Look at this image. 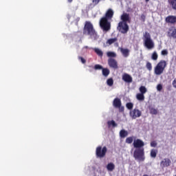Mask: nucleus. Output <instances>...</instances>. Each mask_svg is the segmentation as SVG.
Wrapping results in <instances>:
<instances>
[{
  "mask_svg": "<svg viewBox=\"0 0 176 176\" xmlns=\"http://www.w3.org/2000/svg\"><path fill=\"white\" fill-rule=\"evenodd\" d=\"M102 69L103 76H105V78H107V76L109 75V69H108L107 68H102Z\"/></svg>",
  "mask_w": 176,
  "mask_h": 176,
  "instance_id": "nucleus-24",
  "label": "nucleus"
},
{
  "mask_svg": "<svg viewBox=\"0 0 176 176\" xmlns=\"http://www.w3.org/2000/svg\"><path fill=\"white\" fill-rule=\"evenodd\" d=\"M100 2H101V0H92V3L94 6H97V5L100 3Z\"/></svg>",
  "mask_w": 176,
  "mask_h": 176,
  "instance_id": "nucleus-36",
  "label": "nucleus"
},
{
  "mask_svg": "<svg viewBox=\"0 0 176 176\" xmlns=\"http://www.w3.org/2000/svg\"><path fill=\"white\" fill-rule=\"evenodd\" d=\"M146 1V2H149V0H145Z\"/></svg>",
  "mask_w": 176,
  "mask_h": 176,
  "instance_id": "nucleus-44",
  "label": "nucleus"
},
{
  "mask_svg": "<svg viewBox=\"0 0 176 176\" xmlns=\"http://www.w3.org/2000/svg\"><path fill=\"white\" fill-rule=\"evenodd\" d=\"M149 111H150V113L151 115H157V109H156L153 107H150Z\"/></svg>",
  "mask_w": 176,
  "mask_h": 176,
  "instance_id": "nucleus-28",
  "label": "nucleus"
},
{
  "mask_svg": "<svg viewBox=\"0 0 176 176\" xmlns=\"http://www.w3.org/2000/svg\"><path fill=\"white\" fill-rule=\"evenodd\" d=\"M89 68H93V66H89Z\"/></svg>",
  "mask_w": 176,
  "mask_h": 176,
  "instance_id": "nucleus-43",
  "label": "nucleus"
},
{
  "mask_svg": "<svg viewBox=\"0 0 176 176\" xmlns=\"http://www.w3.org/2000/svg\"><path fill=\"white\" fill-rule=\"evenodd\" d=\"M107 169L108 171H113V170H115V164L112 162L109 163L107 165Z\"/></svg>",
  "mask_w": 176,
  "mask_h": 176,
  "instance_id": "nucleus-20",
  "label": "nucleus"
},
{
  "mask_svg": "<svg viewBox=\"0 0 176 176\" xmlns=\"http://www.w3.org/2000/svg\"><path fill=\"white\" fill-rule=\"evenodd\" d=\"M117 30L121 34H127L129 30V25L124 22H119L117 27Z\"/></svg>",
  "mask_w": 176,
  "mask_h": 176,
  "instance_id": "nucleus-7",
  "label": "nucleus"
},
{
  "mask_svg": "<svg viewBox=\"0 0 176 176\" xmlns=\"http://www.w3.org/2000/svg\"><path fill=\"white\" fill-rule=\"evenodd\" d=\"M171 164V160L168 158H164L160 163V166L162 168H164V167H168Z\"/></svg>",
  "mask_w": 176,
  "mask_h": 176,
  "instance_id": "nucleus-15",
  "label": "nucleus"
},
{
  "mask_svg": "<svg viewBox=\"0 0 176 176\" xmlns=\"http://www.w3.org/2000/svg\"><path fill=\"white\" fill-rule=\"evenodd\" d=\"M140 94H145V93H146V91H148V90L146 89V87H144V86H141L139 89Z\"/></svg>",
  "mask_w": 176,
  "mask_h": 176,
  "instance_id": "nucleus-29",
  "label": "nucleus"
},
{
  "mask_svg": "<svg viewBox=\"0 0 176 176\" xmlns=\"http://www.w3.org/2000/svg\"><path fill=\"white\" fill-rule=\"evenodd\" d=\"M162 89H163V85H162V84H159L157 85V90L158 91H162Z\"/></svg>",
  "mask_w": 176,
  "mask_h": 176,
  "instance_id": "nucleus-37",
  "label": "nucleus"
},
{
  "mask_svg": "<svg viewBox=\"0 0 176 176\" xmlns=\"http://www.w3.org/2000/svg\"><path fill=\"white\" fill-rule=\"evenodd\" d=\"M127 135H129V132H127V131L122 129L120 131V137L121 138H126Z\"/></svg>",
  "mask_w": 176,
  "mask_h": 176,
  "instance_id": "nucleus-17",
  "label": "nucleus"
},
{
  "mask_svg": "<svg viewBox=\"0 0 176 176\" xmlns=\"http://www.w3.org/2000/svg\"><path fill=\"white\" fill-rule=\"evenodd\" d=\"M113 106L117 108L119 112H124V107L122 106V100L119 98H116L113 101Z\"/></svg>",
  "mask_w": 176,
  "mask_h": 176,
  "instance_id": "nucleus-8",
  "label": "nucleus"
},
{
  "mask_svg": "<svg viewBox=\"0 0 176 176\" xmlns=\"http://www.w3.org/2000/svg\"><path fill=\"white\" fill-rule=\"evenodd\" d=\"M170 36L174 39H176V28H174L172 33L170 34Z\"/></svg>",
  "mask_w": 176,
  "mask_h": 176,
  "instance_id": "nucleus-35",
  "label": "nucleus"
},
{
  "mask_svg": "<svg viewBox=\"0 0 176 176\" xmlns=\"http://www.w3.org/2000/svg\"><path fill=\"white\" fill-rule=\"evenodd\" d=\"M108 125L109 126H113V127H117L118 126V124H116V122H115L114 120L109 121L108 122Z\"/></svg>",
  "mask_w": 176,
  "mask_h": 176,
  "instance_id": "nucleus-31",
  "label": "nucleus"
},
{
  "mask_svg": "<svg viewBox=\"0 0 176 176\" xmlns=\"http://www.w3.org/2000/svg\"><path fill=\"white\" fill-rule=\"evenodd\" d=\"M126 107L127 109H133V107H134V104L131 102H128L126 104Z\"/></svg>",
  "mask_w": 176,
  "mask_h": 176,
  "instance_id": "nucleus-33",
  "label": "nucleus"
},
{
  "mask_svg": "<svg viewBox=\"0 0 176 176\" xmlns=\"http://www.w3.org/2000/svg\"><path fill=\"white\" fill-rule=\"evenodd\" d=\"M72 1H74V0H67V2H69V3H71L72 2Z\"/></svg>",
  "mask_w": 176,
  "mask_h": 176,
  "instance_id": "nucleus-42",
  "label": "nucleus"
},
{
  "mask_svg": "<svg viewBox=\"0 0 176 176\" xmlns=\"http://www.w3.org/2000/svg\"><path fill=\"white\" fill-rule=\"evenodd\" d=\"M165 21L167 24H176V16L168 15L166 17Z\"/></svg>",
  "mask_w": 176,
  "mask_h": 176,
  "instance_id": "nucleus-11",
  "label": "nucleus"
},
{
  "mask_svg": "<svg viewBox=\"0 0 176 176\" xmlns=\"http://www.w3.org/2000/svg\"><path fill=\"white\" fill-rule=\"evenodd\" d=\"M122 79L125 83H132L133 82V77L130 76V74L127 73H124L122 74Z\"/></svg>",
  "mask_w": 176,
  "mask_h": 176,
  "instance_id": "nucleus-12",
  "label": "nucleus"
},
{
  "mask_svg": "<svg viewBox=\"0 0 176 176\" xmlns=\"http://www.w3.org/2000/svg\"><path fill=\"white\" fill-rule=\"evenodd\" d=\"M107 85L110 87L113 86V78H108L107 80Z\"/></svg>",
  "mask_w": 176,
  "mask_h": 176,
  "instance_id": "nucleus-25",
  "label": "nucleus"
},
{
  "mask_svg": "<svg viewBox=\"0 0 176 176\" xmlns=\"http://www.w3.org/2000/svg\"><path fill=\"white\" fill-rule=\"evenodd\" d=\"M150 156L151 157H153V159H155L156 156H157V149H155V148L151 149L150 153Z\"/></svg>",
  "mask_w": 176,
  "mask_h": 176,
  "instance_id": "nucleus-21",
  "label": "nucleus"
},
{
  "mask_svg": "<svg viewBox=\"0 0 176 176\" xmlns=\"http://www.w3.org/2000/svg\"><path fill=\"white\" fill-rule=\"evenodd\" d=\"M145 19H146V16H145V14H142L140 16V19L142 20V21H145Z\"/></svg>",
  "mask_w": 176,
  "mask_h": 176,
  "instance_id": "nucleus-41",
  "label": "nucleus"
},
{
  "mask_svg": "<svg viewBox=\"0 0 176 176\" xmlns=\"http://www.w3.org/2000/svg\"><path fill=\"white\" fill-rule=\"evenodd\" d=\"M159 56L157 55V52L156 51H154L151 55V58L154 60L156 61L158 58Z\"/></svg>",
  "mask_w": 176,
  "mask_h": 176,
  "instance_id": "nucleus-26",
  "label": "nucleus"
},
{
  "mask_svg": "<svg viewBox=\"0 0 176 176\" xmlns=\"http://www.w3.org/2000/svg\"><path fill=\"white\" fill-rule=\"evenodd\" d=\"M129 115L132 119H137V118H140L142 113L138 109H134L133 110L131 111Z\"/></svg>",
  "mask_w": 176,
  "mask_h": 176,
  "instance_id": "nucleus-9",
  "label": "nucleus"
},
{
  "mask_svg": "<svg viewBox=\"0 0 176 176\" xmlns=\"http://www.w3.org/2000/svg\"><path fill=\"white\" fill-rule=\"evenodd\" d=\"M146 68L148 71H152V63H151V62H147L146 64Z\"/></svg>",
  "mask_w": 176,
  "mask_h": 176,
  "instance_id": "nucleus-32",
  "label": "nucleus"
},
{
  "mask_svg": "<svg viewBox=\"0 0 176 176\" xmlns=\"http://www.w3.org/2000/svg\"><path fill=\"white\" fill-rule=\"evenodd\" d=\"M167 67V62L164 60H161L154 67V74L159 76L162 75Z\"/></svg>",
  "mask_w": 176,
  "mask_h": 176,
  "instance_id": "nucleus-4",
  "label": "nucleus"
},
{
  "mask_svg": "<svg viewBox=\"0 0 176 176\" xmlns=\"http://www.w3.org/2000/svg\"><path fill=\"white\" fill-rule=\"evenodd\" d=\"M150 145L151 146V148H156V146H157V142L156 141H152L151 143H150Z\"/></svg>",
  "mask_w": 176,
  "mask_h": 176,
  "instance_id": "nucleus-34",
  "label": "nucleus"
},
{
  "mask_svg": "<svg viewBox=\"0 0 176 176\" xmlns=\"http://www.w3.org/2000/svg\"><path fill=\"white\" fill-rule=\"evenodd\" d=\"M102 66L100 65H95L94 66V69L97 70V69H102Z\"/></svg>",
  "mask_w": 176,
  "mask_h": 176,
  "instance_id": "nucleus-39",
  "label": "nucleus"
},
{
  "mask_svg": "<svg viewBox=\"0 0 176 176\" xmlns=\"http://www.w3.org/2000/svg\"><path fill=\"white\" fill-rule=\"evenodd\" d=\"M83 34L88 35L90 38H97V32L94 29V26L90 21H86L84 28Z\"/></svg>",
  "mask_w": 176,
  "mask_h": 176,
  "instance_id": "nucleus-2",
  "label": "nucleus"
},
{
  "mask_svg": "<svg viewBox=\"0 0 176 176\" xmlns=\"http://www.w3.org/2000/svg\"><path fill=\"white\" fill-rule=\"evenodd\" d=\"M136 98L138 101H144L145 100V96H144V94L140 93L136 95Z\"/></svg>",
  "mask_w": 176,
  "mask_h": 176,
  "instance_id": "nucleus-22",
  "label": "nucleus"
},
{
  "mask_svg": "<svg viewBox=\"0 0 176 176\" xmlns=\"http://www.w3.org/2000/svg\"><path fill=\"white\" fill-rule=\"evenodd\" d=\"M94 50L95 53H96V54L99 56V57H102V56H104V53L101 50L98 48H94Z\"/></svg>",
  "mask_w": 176,
  "mask_h": 176,
  "instance_id": "nucleus-23",
  "label": "nucleus"
},
{
  "mask_svg": "<svg viewBox=\"0 0 176 176\" xmlns=\"http://www.w3.org/2000/svg\"><path fill=\"white\" fill-rule=\"evenodd\" d=\"M78 59L80 60V61H81V63H82V64H86V60L84 59L83 57L79 56V57H78Z\"/></svg>",
  "mask_w": 176,
  "mask_h": 176,
  "instance_id": "nucleus-40",
  "label": "nucleus"
},
{
  "mask_svg": "<svg viewBox=\"0 0 176 176\" xmlns=\"http://www.w3.org/2000/svg\"><path fill=\"white\" fill-rule=\"evenodd\" d=\"M144 46L148 50H152L155 48V43L151 36V34L148 32H145L143 34Z\"/></svg>",
  "mask_w": 176,
  "mask_h": 176,
  "instance_id": "nucleus-3",
  "label": "nucleus"
},
{
  "mask_svg": "<svg viewBox=\"0 0 176 176\" xmlns=\"http://www.w3.org/2000/svg\"><path fill=\"white\" fill-rule=\"evenodd\" d=\"M121 20H122V21H120L121 23H126V24L127 23H130L131 21L130 14L128 13H123L121 15Z\"/></svg>",
  "mask_w": 176,
  "mask_h": 176,
  "instance_id": "nucleus-14",
  "label": "nucleus"
},
{
  "mask_svg": "<svg viewBox=\"0 0 176 176\" xmlns=\"http://www.w3.org/2000/svg\"><path fill=\"white\" fill-rule=\"evenodd\" d=\"M168 3H169L173 10H176V0H168Z\"/></svg>",
  "mask_w": 176,
  "mask_h": 176,
  "instance_id": "nucleus-18",
  "label": "nucleus"
},
{
  "mask_svg": "<svg viewBox=\"0 0 176 176\" xmlns=\"http://www.w3.org/2000/svg\"><path fill=\"white\" fill-rule=\"evenodd\" d=\"M133 148L135 150L133 152V157L135 160L138 162H144L145 161V151L144 146H145V143L140 139H135L133 143Z\"/></svg>",
  "mask_w": 176,
  "mask_h": 176,
  "instance_id": "nucleus-1",
  "label": "nucleus"
},
{
  "mask_svg": "<svg viewBox=\"0 0 176 176\" xmlns=\"http://www.w3.org/2000/svg\"><path fill=\"white\" fill-rule=\"evenodd\" d=\"M107 151V146H104L103 148L101 146H98L96 151V157H100V159L105 157Z\"/></svg>",
  "mask_w": 176,
  "mask_h": 176,
  "instance_id": "nucleus-6",
  "label": "nucleus"
},
{
  "mask_svg": "<svg viewBox=\"0 0 176 176\" xmlns=\"http://www.w3.org/2000/svg\"><path fill=\"white\" fill-rule=\"evenodd\" d=\"M100 27L104 32H108L111 31V22L106 18H101L99 22Z\"/></svg>",
  "mask_w": 176,
  "mask_h": 176,
  "instance_id": "nucleus-5",
  "label": "nucleus"
},
{
  "mask_svg": "<svg viewBox=\"0 0 176 176\" xmlns=\"http://www.w3.org/2000/svg\"><path fill=\"white\" fill-rule=\"evenodd\" d=\"M108 65L110 67V68H113L114 69H118V61H116L115 59L110 58L108 59Z\"/></svg>",
  "mask_w": 176,
  "mask_h": 176,
  "instance_id": "nucleus-10",
  "label": "nucleus"
},
{
  "mask_svg": "<svg viewBox=\"0 0 176 176\" xmlns=\"http://www.w3.org/2000/svg\"><path fill=\"white\" fill-rule=\"evenodd\" d=\"M113 17V10L109 8L106 12L105 16L102 17V19H106V20H111Z\"/></svg>",
  "mask_w": 176,
  "mask_h": 176,
  "instance_id": "nucleus-13",
  "label": "nucleus"
},
{
  "mask_svg": "<svg viewBox=\"0 0 176 176\" xmlns=\"http://www.w3.org/2000/svg\"><path fill=\"white\" fill-rule=\"evenodd\" d=\"M162 56H167L168 54V51L167 50H164L161 52Z\"/></svg>",
  "mask_w": 176,
  "mask_h": 176,
  "instance_id": "nucleus-38",
  "label": "nucleus"
},
{
  "mask_svg": "<svg viewBox=\"0 0 176 176\" xmlns=\"http://www.w3.org/2000/svg\"><path fill=\"white\" fill-rule=\"evenodd\" d=\"M120 52L122 53L123 57L127 58L130 56V50L127 48H120Z\"/></svg>",
  "mask_w": 176,
  "mask_h": 176,
  "instance_id": "nucleus-16",
  "label": "nucleus"
},
{
  "mask_svg": "<svg viewBox=\"0 0 176 176\" xmlns=\"http://www.w3.org/2000/svg\"><path fill=\"white\" fill-rule=\"evenodd\" d=\"M116 42H118V38L115 37V38H109L106 43L107 45H109V46H111V45H113V43H115Z\"/></svg>",
  "mask_w": 176,
  "mask_h": 176,
  "instance_id": "nucleus-19",
  "label": "nucleus"
},
{
  "mask_svg": "<svg viewBox=\"0 0 176 176\" xmlns=\"http://www.w3.org/2000/svg\"><path fill=\"white\" fill-rule=\"evenodd\" d=\"M107 57H116V53L113 52H107Z\"/></svg>",
  "mask_w": 176,
  "mask_h": 176,
  "instance_id": "nucleus-30",
  "label": "nucleus"
},
{
  "mask_svg": "<svg viewBox=\"0 0 176 176\" xmlns=\"http://www.w3.org/2000/svg\"><path fill=\"white\" fill-rule=\"evenodd\" d=\"M133 141H134V137L131 136V137H129L126 139L125 142L126 144H133Z\"/></svg>",
  "mask_w": 176,
  "mask_h": 176,
  "instance_id": "nucleus-27",
  "label": "nucleus"
}]
</instances>
